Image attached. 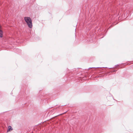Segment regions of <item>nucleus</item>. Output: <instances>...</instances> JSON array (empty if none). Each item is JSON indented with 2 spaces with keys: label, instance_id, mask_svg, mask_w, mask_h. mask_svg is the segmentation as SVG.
<instances>
[{
  "label": "nucleus",
  "instance_id": "nucleus-3",
  "mask_svg": "<svg viewBox=\"0 0 133 133\" xmlns=\"http://www.w3.org/2000/svg\"><path fill=\"white\" fill-rule=\"evenodd\" d=\"M3 32L2 30H0V37L2 38L3 37Z\"/></svg>",
  "mask_w": 133,
  "mask_h": 133
},
{
  "label": "nucleus",
  "instance_id": "nucleus-5",
  "mask_svg": "<svg viewBox=\"0 0 133 133\" xmlns=\"http://www.w3.org/2000/svg\"><path fill=\"white\" fill-rule=\"evenodd\" d=\"M99 67H96V68H95V67H91V68H89V69H90V68H99Z\"/></svg>",
  "mask_w": 133,
  "mask_h": 133
},
{
  "label": "nucleus",
  "instance_id": "nucleus-2",
  "mask_svg": "<svg viewBox=\"0 0 133 133\" xmlns=\"http://www.w3.org/2000/svg\"><path fill=\"white\" fill-rule=\"evenodd\" d=\"M119 15V16L118 17V19L120 21H121L122 19V15L121 13L119 12L118 14V16Z\"/></svg>",
  "mask_w": 133,
  "mask_h": 133
},
{
  "label": "nucleus",
  "instance_id": "nucleus-4",
  "mask_svg": "<svg viewBox=\"0 0 133 133\" xmlns=\"http://www.w3.org/2000/svg\"><path fill=\"white\" fill-rule=\"evenodd\" d=\"M9 127H10V128H9V127H8V129L7 130V132H8L10 130H12V129L10 126H9Z\"/></svg>",
  "mask_w": 133,
  "mask_h": 133
},
{
  "label": "nucleus",
  "instance_id": "nucleus-1",
  "mask_svg": "<svg viewBox=\"0 0 133 133\" xmlns=\"http://www.w3.org/2000/svg\"><path fill=\"white\" fill-rule=\"evenodd\" d=\"M24 20L27 23L28 26L30 28H32V23L31 18L29 17H25Z\"/></svg>",
  "mask_w": 133,
  "mask_h": 133
}]
</instances>
